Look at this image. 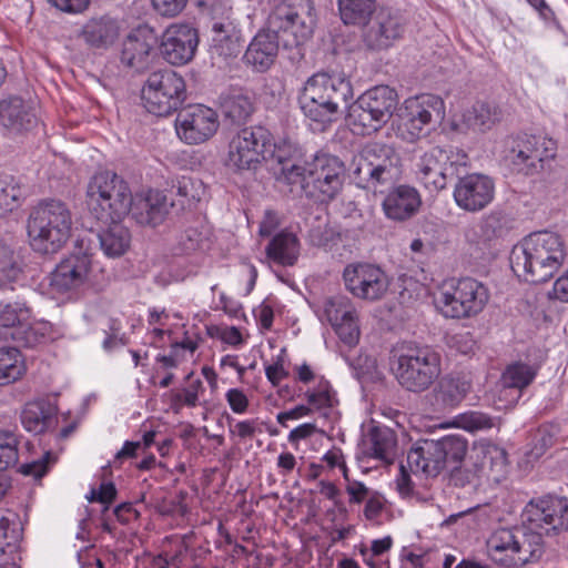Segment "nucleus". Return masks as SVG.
Here are the masks:
<instances>
[{
	"instance_id": "nucleus-1",
	"label": "nucleus",
	"mask_w": 568,
	"mask_h": 568,
	"mask_svg": "<svg viewBox=\"0 0 568 568\" xmlns=\"http://www.w3.org/2000/svg\"><path fill=\"white\" fill-rule=\"evenodd\" d=\"M530 528L514 527L495 530L487 540L491 560L504 567L524 566L544 555L542 532L548 536L568 531V499L547 496L530 500L523 514Z\"/></svg>"
},
{
	"instance_id": "nucleus-2",
	"label": "nucleus",
	"mask_w": 568,
	"mask_h": 568,
	"mask_svg": "<svg viewBox=\"0 0 568 568\" xmlns=\"http://www.w3.org/2000/svg\"><path fill=\"white\" fill-rule=\"evenodd\" d=\"M355 185L374 194L388 193L382 202L385 216L405 222L417 214L422 205L418 191L409 185H393L402 176V159L392 145L371 142L354 155L351 163Z\"/></svg>"
},
{
	"instance_id": "nucleus-3",
	"label": "nucleus",
	"mask_w": 568,
	"mask_h": 568,
	"mask_svg": "<svg viewBox=\"0 0 568 568\" xmlns=\"http://www.w3.org/2000/svg\"><path fill=\"white\" fill-rule=\"evenodd\" d=\"M277 180L288 185L298 184L303 194L316 202L328 203L343 190L346 168L336 155L317 153L303 166L292 156L278 155V169H274Z\"/></svg>"
},
{
	"instance_id": "nucleus-4",
	"label": "nucleus",
	"mask_w": 568,
	"mask_h": 568,
	"mask_svg": "<svg viewBox=\"0 0 568 568\" xmlns=\"http://www.w3.org/2000/svg\"><path fill=\"white\" fill-rule=\"evenodd\" d=\"M562 237L549 231L534 232L514 245L509 263L517 277L531 284L552 278L566 260Z\"/></svg>"
},
{
	"instance_id": "nucleus-5",
	"label": "nucleus",
	"mask_w": 568,
	"mask_h": 568,
	"mask_svg": "<svg viewBox=\"0 0 568 568\" xmlns=\"http://www.w3.org/2000/svg\"><path fill=\"white\" fill-rule=\"evenodd\" d=\"M72 212L58 199L40 201L30 212L27 231L33 251L47 255L60 251L72 231Z\"/></svg>"
},
{
	"instance_id": "nucleus-6",
	"label": "nucleus",
	"mask_w": 568,
	"mask_h": 568,
	"mask_svg": "<svg viewBox=\"0 0 568 568\" xmlns=\"http://www.w3.org/2000/svg\"><path fill=\"white\" fill-rule=\"evenodd\" d=\"M390 368L403 389L422 394L439 378L442 356L429 345L407 343L393 351Z\"/></svg>"
},
{
	"instance_id": "nucleus-7",
	"label": "nucleus",
	"mask_w": 568,
	"mask_h": 568,
	"mask_svg": "<svg viewBox=\"0 0 568 568\" xmlns=\"http://www.w3.org/2000/svg\"><path fill=\"white\" fill-rule=\"evenodd\" d=\"M353 99L349 80L341 75L316 73L303 87L298 104L305 116L316 122H331L346 110Z\"/></svg>"
},
{
	"instance_id": "nucleus-8",
	"label": "nucleus",
	"mask_w": 568,
	"mask_h": 568,
	"mask_svg": "<svg viewBox=\"0 0 568 568\" xmlns=\"http://www.w3.org/2000/svg\"><path fill=\"white\" fill-rule=\"evenodd\" d=\"M280 152L287 156V146L276 148L268 129L262 125L245 126L230 135L225 166L240 172L255 170L263 161L273 160L278 169Z\"/></svg>"
},
{
	"instance_id": "nucleus-9",
	"label": "nucleus",
	"mask_w": 568,
	"mask_h": 568,
	"mask_svg": "<svg viewBox=\"0 0 568 568\" xmlns=\"http://www.w3.org/2000/svg\"><path fill=\"white\" fill-rule=\"evenodd\" d=\"M467 440L459 435H448L438 440L423 439L407 453L409 471L436 477L445 469H457L467 453Z\"/></svg>"
},
{
	"instance_id": "nucleus-10",
	"label": "nucleus",
	"mask_w": 568,
	"mask_h": 568,
	"mask_svg": "<svg viewBox=\"0 0 568 568\" xmlns=\"http://www.w3.org/2000/svg\"><path fill=\"white\" fill-rule=\"evenodd\" d=\"M89 206L97 220L102 223L123 220L132 205L129 184L116 173H97L88 186Z\"/></svg>"
},
{
	"instance_id": "nucleus-11",
	"label": "nucleus",
	"mask_w": 568,
	"mask_h": 568,
	"mask_svg": "<svg viewBox=\"0 0 568 568\" xmlns=\"http://www.w3.org/2000/svg\"><path fill=\"white\" fill-rule=\"evenodd\" d=\"M141 99L145 110L156 116H168L180 109L186 99L184 79L171 69L149 74Z\"/></svg>"
},
{
	"instance_id": "nucleus-12",
	"label": "nucleus",
	"mask_w": 568,
	"mask_h": 568,
	"mask_svg": "<svg viewBox=\"0 0 568 568\" xmlns=\"http://www.w3.org/2000/svg\"><path fill=\"white\" fill-rule=\"evenodd\" d=\"M397 105V93L388 85H377L363 93L348 106V119L362 134L378 131L392 118Z\"/></svg>"
},
{
	"instance_id": "nucleus-13",
	"label": "nucleus",
	"mask_w": 568,
	"mask_h": 568,
	"mask_svg": "<svg viewBox=\"0 0 568 568\" xmlns=\"http://www.w3.org/2000/svg\"><path fill=\"white\" fill-rule=\"evenodd\" d=\"M557 154V143L542 135L520 134L511 139L506 160L517 173L535 175Z\"/></svg>"
},
{
	"instance_id": "nucleus-14",
	"label": "nucleus",
	"mask_w": 568,
	"mask_h": 568,
	"mask_svg": "<svg viewBox=\"0 0 568 568\" xmlns=\"http://www.w3.org/2000/svg\"><path fill=\"white\" fill-rule=\"evenodd\" d=\"M311 0H298L297 3H278L270 13L265 30L274 34L291 33L294 37L292 44L298 45L310 39L315 27ZM290 45L288 40H283Z\"/></svg>"
},
{
	"instance_id": "nucleus-15",
	"label": "nucleus",
	"mask_w": 568,
	"mask_h": 568,
	"mask_svg": "<svg viewBox=\"0 0 568 568\" xmlns=\"http://www.w3.org/2000/svg\"><path fill=\"white\" fill-rule=\"evenodd\" d=\"M342 280L345 290L353 297L371 303L383 300L390 284L388 275L381 266L367 262L347 264Z\"/></svg>"
},
{
	"instance_id": "nucleus-16",
	"label": "nucleus",
	"mask_w": 568,
	"mask_h": 568,
	"mask_svg": "<svg viewBox=\"0 0 568 568\" xmlns=\"http://www.w3.org/2000/svg\"><path fill=\"white\" fill-rule=\"evenodd\" d=\"M445 116V104L440 97L424 93L405 101L403 136L410 142L425 136L430 128Z\"/></svg>"
},
{
	"instance_id": "nucleus-17",
	"label": "nucleus",
	"mask_w": 568,
	"mask_h": 568,
	"mask_svg": "<svg viewBox=\"0 0 568 568\" xmlns=\"http://www.w3.org/2000/svg\"><path fill=\"white\" fill-rule=\"evenodd\" d=\"M159 37L149 24L132 29L121 42L119 60L121 65L132 72L146 71L154 58Z\"/></svg>"
},
{
	"instance_id": "nucleus-18",
	"label": "nucleus",
	"mask_w": 568,
	"mask_h": 568,
	"mask_svg": "<svg viewBox=\"0 0 568 568\" xmlns=\"http://www.w3.org/2000/svg\"><path fill=\"white\" fill-rule=\"evenodd\" d=\"M219 125L216 112L203 104L182 109L175 119L178 136L190 145L210 140L216 133Z\"/></svg>"
},
{
	"instance_id": "nucleus-19",
	"label": "nucleus",
	"mask_w": 568,
	"mask_h": 568,
	"mask_svg": "<svg viewBox=\"0 0 568 568\" xmlns=\"http://www.w3.org/2000/svg\"><path fill=\"white\" fill-rule=\"evenodd\" d=\"M199 45L197 30L187 23H173L162 33L160 51L172 65H184L192 61Z\"/></svg>"
},
{
	"instance_id": "nucleus-20",
	"label": "nucleus",
	"mask_w": 568,
	"mask_h": 568,
	"mask_svg": "<svg viewBox=\"0 0 568 568\" xmlns=\"http://www.w3.org/2000/svg\"><path fill=\"white\" fill-rule=\"evenodd\" d=\"M361 27L363 43L374 51L389 48L403 36L405 29L402 17L385 8L376 10Z\"/></svg>"
},
{
	"instance_id": "nucleus-21",
	"label": "nucleus",
	"mask_w": 568,
	"mask_h": 568,
	"mask_svg": "<svg viewBox=\"0 0 568 568\" xmlns=\"http://www.w3.org/2000/svg\"><path fill=\"white\" fill-rule=\"evenodd\" d=\"M494 181L484 174L473 173L459 178L455 184L456 204L467 212H479L494 200Z\"/></svg>"
},
{
	"instance_id": "nucleus-22",
	"label": "nucleus",
	"mask_w": 568,
	"mask_h": 568,
	"mask_svg": "<svg viewBox=\"0 0 568 568\" xmlns=\"http://www.w3.org/2000/svg\"><path fill=\"white\" fill-rule=\"evenodd\" d=\"M91 268V256L85 252L72 253L62 260L50 274V287L67 293L82 286Z\"/></svg>"
},
{
	"instance_id": "nucleus-23",
	"label": "nucleus",
	"mask_w": 568,
	"mask_h": 568,
	"mask_svg": "<svg viewBox=\"0 0 568 568\" xmlns=\"http://www.w3.org/2000/svg\"><path fill=\"white\" fill-rule=\"evenodd\" d=\"M0 124L10 135L31 131L38 124L32 103L17 95L2 99L0 101Z\"/></svg>"
},
{
	"instance_id": "nucleus-24",
	"label": "nucleus",
	"mask_w": 568,
	"mask_h": 568,
	"mask_svg": "<svg viewBox=\"0 0 568 568\" xmlns=\"http://www.w3.org/2000/svg\"><path fill=\"white\" fill-rule=\"evenodd\" d=\"M278 47L280 36L263 29L250 42L243 57L244 62L255 71L265 72L275 62Z\"/></svg>"
},
{
	"instance_id": "nucleus-25",
	"label": "nucleus",
	"mask_w": 568,
	"mask_h": 568,
	"mask_svg": "<svg viewBox=\"0 0 568 568\" xmlns=\"http://www.w3.org/2000/svg\"><path fill=\"white\" fill-rule=\"evenodd\" d=\"M129 213L140 225L156 226L169 213L166 196L159 191H150L145 196H136L132 200Z\"/></svg>"
},
{
	"instance_id": "nucleus-26",
	"label": "nucleus",
	"mask_w": 568,
	"mask_h": 568,
	"mask_svg": "<svg viewBox=\"0 0 568 568\" xmlns=\"http://www.w3.org/2000/svg\"><path fill=\"white\" fill-rule=\"evenodd\" d=\"M440 160H446L445 155L430 149L424 153L416 164L418 179L430 191H440L446 187L449 181H453L450 166L448 169L444 168Z\"/></svg>"
},
{
	"instance_id": "nucleus-27",
	"label": "nucleus",
	"mask_w": 568,
	"mask_h": 568,
	"mask_svg": "<svg viewBox=\"0 0 568 568\" xmlns=\"http://www.w3.org/2000/svg\"><path fill=\"white\" fill-rule=\"evenodd\" d=\"M536 371L528 364L514 363L507 366L501 376L499 398H506L507 405H514L521 396V392L531 384Z\"/></svg>"
},
{
	"instance_id": "nucleus-28",
	"label": "nucleus",
	"mask_w": 568,
	"mask_h": 568,
	"mask_svg": "<svg viewBox=\"0 0 568 568\" xmlns=\"http://www.w3.org/2000/svg\"><path fill=\"white\" fill-rule=\"evenodd\" d=\"M120 34V27L115 19L109 16L90 19L82 29L85 43L99 50L112 47Z\"/></svg>"
},
{
	"instance_id": "nucleus-29",
	"label": "nucleus",
	"mask_w": 568,
	"mask_h": 568,
	"mask_svg": "<svg viewBox=\"0 0 568 568\" xmlns=\"http://www.w3.org/2000/svg\"><path fill=\"white\" fill-rule=\"evenodd\" d=\"M20 419L27 432L43 434L57 422V409L47 399L31 400L23 406Z\"/></svg>"
},
{
	"instance_id": "nucleus-30",
	"label": "nucleus",
	"mask_w": 568,
	"mask_h": 568,
	"mask_svg": "<svg viewBox=\"0 0 568 568\" xmlns=\"http://www.w3.org/2000/svg\"><path fill=\"white\" fill-rule=\"evenodd\" d=\"M266 256L282 266H293L300 256V241L292 232L276 234L265 248Z\"/></svg>"
},
{
	"instance_id": "nucleus-31",
	"label": "nucleus",
	"mask_w": 568,
	"mask_h": 568,
	"mask_svg": "<svg viewBox=\"0 0 568 568\" xmlns=\"http://www.w3.org/2000/svg\"><path fill=\"white\" fill-rule=\"evenodd\" d=\"M121 221L122 220L109 221L105 223L108 227L98 233L100 247L106 256H121L130 246V232Z\"/></svg>"
},
{
	"instance_id": "nucleus-32",
	"label": "nucleus",
	"mask_w": 568,
	"mask_h": 568,
	"mask_svg": "<svg viewBox=\"0 0 568 568\" xmlns=\"http://www.w3.org/2000/svg\"><path fill=\"white\" fill-rule=\"evenodd\" d=\"M396 444L394 430L386 426H373L368 433L367 454L390 464L396 455Z\"/></svg>"
},
{
	"instance_id": "nucleus-33",
	"label": "nucleus",
	"mask_w": 568,
	"mask_h": 568,
	"mask_svg": "<svg viewBox=\"0 0 568 568\" xmlns=\"http://www.w3.org/2000/svg\"><path fill=\"white\" fill-rule=\"evenodd\" d=\"M471 389V381L465 375H446L438 384L436 398L444 407H456Z\"/></svg>"
},
{
	"instance_id": "nucleus-34",
	"label": "nucleus",
	"mask_w": 568,
	"mask_h": 568,
	"mask_svg": "<svg viewBox=\"0 0 568 568\" xmlns=\"http://www.w3.org/2000/svg\"><path fill=\"white\" fill-rule=\"evenodd\" d=\"M511 219L504 212L494 211L484 216L475 231L478 244H488L504 237L511 230Z\"/></svg>"
},
{
	"instance_id": "nucleus-35",
	"label": "nucleus",
	"mask_w": 568,
	"mask_h": 568,
	"mask_svg": "<svg viewBox=\"0 0 568 568\" xmlns=\"http://www.w3.org/2000/svg\"><path fill=\"white\" fill-rule=\"evenodd\" d=\"M459 298H463L467 310V316L471 317L483 311L488 301L487 288L478 281L466 277L456 284Z\"/></svg>"
},
{
	"instance_id": "nucleus-36",
	"label": "nucleus",
	"mask_w": 568,
	"mask_h": 568,
	"mask_svg": "<svg viewBox=\"0 0 568 568\" xmlns=\"http://www.w3.org/2000/svg\"><path fill=\"white\" fill-rule=\"evenodd\" d=\"M341 20L346 26L361 27L375 13L376 0H337Z\"/></svg>"
},
{
	"instance_id": "nucleus-37",
	"label": "nucleus",
	"mask_w": 568,
	"mask_h": 568,
	"mask_svg": "<svg viewBox=\"0 0 568 568\" xmlns=\"http://www.w3.org/2000/svg\"><path fill=\"white\" fill-rule=\"evenodd\" d=\"M24 358L17 346L0 348V385H8L26 374Z\"/></svg>"
},
{
	"instance_id": "nucleus-38",
	"label": "nucleus",
	"mask_w": 568,
	"mask_h": 568,
	"mask_svg": "<svg viewBox=\"0 0 568 568\" xmlns=\"http://www.w3.org/2000/svg\"><path fill=\"white\" fill-rule=\"evenodd\" d=\"M501 115L500 108L495 103L476 102L471 110L465 114V121L469 128L485 132L498 123Z\"/></svg>"
},
{
	"instance_id": "nucleus-39",
	"label": "nucleus",
	"mask_w": 568,
	"mask_h": 568,
	"mask_svg": "<svg viewBox=\"0 0 568 568\" xmlns=\"http://www.w3.org/2000/svg\"><path fill=\"white\" fill-rule=\"evenodd\" d=\"M221 108L225 121L237 125L246 123L255 110L252 99L242 93L227 95Z\"/></svg>"
},
{
	"instance_id": "nucleus-40",
	"label": "nucleus",
	"mask_w": 568,
	"mask_h": 568,
	"mask_svg": "<svg viewBox=\"0 0 568 568\" xmlns=\"http://www.w3.org/2000/svg\"><path fill=\"white\" fill-rule=\"evenodd\" d=\"M51 326L48 323L41 322L26 325L22 322L10 332V335L18 346L32 348L44 343L49 338Z\"/></svg>"
},
{
	"instance_id": "nucleus-41",
	"label": "nucleus",
	"mask_w": 568,
	"mask_h": 568,
	"mask_svg": "<svg viewBox=\"0 0 568 568\" xmlns=\"http://www.w3.org/2000/svg\"><path fill=\"white\" fill-rule=\"evenodd\" d=\"M210 12L212 34L226 32L231 28H233V31L240 30L230 0L213 2Z\"/></svg>"
},
{
	"instance_id": "nucleus-42",
	"label": "nucleus",
	"mask_w": 568,
	"mask_h": 568,
	"mask_svg": "<svg viewBox=\"0 0 568 568\" xmlns=\"http://www.w3.org/2000/svg\"><path fill=\"white\" fill-rule=\"evenodd\" d=\"M241 30L233 31V28L226 32L212 34V51L224 59L235 58L242 51Z\"/></svg>"
},
{
	"instance_id": "nucleus-43",
	"label": "nucleus",
	"mask_w": 568,
	"mask_h": 568,
	"mask_svg": "<svg viewBox=\"0 0 568 568\" xmlns=\"http://www.w3.org/2000/svg\"><path fill=\"white\" fill-rule=\"evenodd\" d=\"M22 196L20 182L11 174H0V212H11Z\"/></svg>"
},
{
	"instance_id": "nucleus-44",
	"label": "nucleus",
	"mask_w": 568,
	"mask_h": 568,
	"mask_svg": "<svg viewBox=\"0 0 568 568\" xmlns=\"http://www.w3.org/2000/svg\"><path fill=\"white\" fill-rule=\"evenodd\" d=\"M22 528L17 514L9 511L0 517V555L6 554L7 548L16 547L21 538Z\"/></svg>"
},
{
	"instance_id": "nucleus-45",
	"label": "nucleus",
	"mask_w": 568,
	"mask_h": 568,
	"mask_svg": "<svg viewBox=\"0 0 568 568\" xmlns=\"http://www.w3.org/2000/svg\"><path fill=\"white\" fill-rule=\"evenodd\" d=\"M462 301L463 298H459L458 296L457 286L454 285L450 290L443 291L436 303L445 317L466 318L468 317L467 310Z\"/></svg>"
},
{
	"instance_id": "nucleus-46",
	"label": "nucleus",
	"mask_w": 568,
	"mask_h": 568,
	"mask_svg": "<svg viewBox=\"0 0 568 568\" xmlns=\"http://www.w3.org/2000/svg\"><path fill=\"white\" fill-rule=\"evenodd\" d=\"M477 457L484 470L501 473L507 465V453L504 448L487 444L477 448Z\"/></svg>"
},
{
	"instance_id": "nucleus-47",
	"label": "nucleus",
	"mask_w": 568,
	"mask_h": 568,
	"mask_svg": "<svg viewBox=\"0 0 568 568\" xmlns=\"http://www.w3.org/2000/svg\"><path fill=\"white\" fill-rule=\"evenodd\" d=\"M324 314L331 325H337L341 321L355 315L356 308L347 296L336 295L326 301Z\"/></svg>"
},
{
	"instance_id": "nucleus-48",
	"label": "nucleus",
	"mask_w": 568,
	"mask_h": 568,
	"mask_svg": "<svg viewBox=\"0 0 568 568\" xmlns=\"http://www.w3.org/2000/svg\"><path fill=\"white\" fill-rule=\"evenodd\" d=\"M18 436L11 430H0V470L14 466L19 459Z\"/></svg>"
},
{
	"instance_id": "nucleus-49",
	"label": "nucleus",
	"mask_w": 568,
	"mask_h": 568,
	"mask_svg": "<svg viewBox=\"0 0 568 568\" xmlns=\"http://www.w3.org/2000/svg\"><path fill=\"white\" fill-rule=\"evenodd\" d=\"M432 150L439 151L445 155L446 160H440V163L443 164L444 168L448 169L450 166V170L453 172L452 180H459V178H462L460 173L465 172L469 162L467 153L458 148H454L450 145L447 148L434 146L432 148Z\"/></svg>"
},
{
	"instance_id": "nucleus-50",
	"label": "nucleus",
	"mask_w": 568,
	"mask_h": 568,
	"mask_svg": "<svg viewBox=\"0 0 568 568\" xmlns=\"http://www.w3.org/2000/svg\"><path fill=\"white\" fill-rule=\"evenodd\" d=\"M31 315L30 308L21 303H0V325L14 329Z\"/></svg>"
},
{
	"instance_id": "nucleus-51",
	"label": "nucleus",
	"mask_w": 568,
	"mask_h": 568,
	"mask_svg": "<svg viewBox=\"0 0 568 568\" xmlns=\"http://www.w3.org/2000/svg\"><path fill=\"white\" fill-rule=\"evenodd\" d=\"M306 398L311 406L316 409L333 407L335 403V394L329 383L321 379L313 390L306 392Z\"/></svg>"
},
{
	"instance_id": "nucleus-52",
	"label": "nucleus",
	"mask_w": 568,
	"mask_h": 568,
	"mask_svg": "<svg viewBox=\"0 0 568 568\" xmlns=\"http://www.w3.org/2000/svg\"><path fill=\"white\" fill-rule=\"evenodd\" d=\"M458 424L468 432L490 429L496 426L495 419L483 412H469L459 416Z\"/></svg>"
},
{
	"instance_id": "nucleus-53",
	"label": "nucleus",
	"mask_w": 568,
	"mask_h": 568,
	"mask_svg": "<svg viewBox=\"0 0 568 568\" xmlns=\"http://www.w3.org/2000/svg\"><path fill=\"white\" fill-rule=\"evenodd\" d=\"M339 339L347 346L352 347L358 343L359 327L357 324V314L352 315L337 325H332Z\"/></svg>"
},
{
	"instance_id": "nucleus-54",
	"label": "nucleus",
	"mask_w": 568,
	"mask_h": 568,
	"mask_svg": "<svg viewBox=\"0 0 568 568\" xmlns=\"http://www.w3.org/2000/svg\"><path fill=\"white\" fill-rule=\"evenodd\" d=\"M203 389L202 381L196 378L191 381L187 387L181 392L172 394V402L174 405H186L189 407H195L199 400V393Z\"/></svg>"
},
{
	"instance_id": "nucleus-55",
	"label": "nucleus",
	"mask_w": 568,
	"mask_h": 568,
	"mask_svg": "<svg viewBox=\"0 0 568 568\" xmlns=\"http://www.w3.org/2000/svg\"><path fill=\"white\" fill-rule=\"evenodd\" d=\"M173 189L176 190L179 196L190 203L200 200L202 184L190 176H182L178 180L176 185H173Z\"/></svg>"
},
{
	"instance_id": "nucleus-56",
	"label": "nucleus",
	"mask_w": 568,
	"mask_h": 568,
	"mask_svg": "<svg viewBox=\"0 0 568 568\" xmlns=\"http://www.w3.org/2000/svg\"><path fill=\"white\" fill-rule=\"evenodd\" d=\"M53 459L51 452H45L39 459L21 465L20 471L23 475L41 478L47 474L49 464L52 463Z\"/></svg>"
},
{
	"instance_id": "nucleus-57",
	"label": "nucleus",
	"mask_w": 568,
	"mask_h": 568,
	"mask_svg": "<svg viewBox=\"0 0 568 568\" xmlns=\"http://www.w3.org/2000/svg\"><path fill=\"white\" fill-rule=\"evenodd\" d=\"M343 476L347 480L346 493L349 495L351 504H361L363 503L372 491L362 483L357 480L351 481L348 479L347 468L343 464Z\"/></svg>"
},
{
	"instance_id": "nucleus-58",
	"label": "nucleus",
	"mask_w": 568,
	"mask_h": 568,
	"mask_svg": "<svg viewBox=\"0 0 568 568\" xmlns=\"http://www.w3.org/2000/svg\"><path fill=\"white\" fill-rule=\"evenodd\" d=\"M116 494L118 491L113 483H102L98 490L92 489L90 491L88 499L90 503L98 501L105 505L104 510H108L109 506L115 500Z\"/></svg>"
},
{
	"instance_id": "nucleus-59",
	"label": "nucleus",
	"mask_w": 568,
	"mask_h": 568,
	"mask_svg": "<svg viewBox=\"0 0 568 568\" xmlns=\"http://www.w3.org/2000/svg\"><path fill=\"white\" fill-rule=\"evenodd\" d=\"M151 2L160 16L174 18L183 11L187 0H151Z\"/></svg>"
},
{
	"instance_id": "nucleus-60",
	"label": "nucleus",
	"mask_w": 568,
	"mask_h": 568,
	"mask_svg": "<svg viewBox=\"0 0 568 568\" xmlns=\"http://www.w3.org/2000/svg\"><path fill=\"white\" fill-rule=\"evenodd\" d=\"M307 237L313 246L324 247L332 240V231L328 229L327 223L318 221L317 224L312 225Z\"/></svg>"
},
{
	"instance_id": "nucleus-61",
	"label": "nucleus",
	"mask_w": 568,
	"mask_h": 568,
	"mask_svg": "<svg viewBox=\"0 0 568 568\" xmlns=\"http://www.w3.org/2000/svg\"><path fill=\"white\" fill-rule=\"evenodd\" d=\"M108 328L109 331H105V338L102 342L104 351L111 352L114 348L126 344L125 337L119 336L120 324L118 321L110 320Z\"/></svg>"
},
{
	"instance_id": "nucleus-62",
	"label": "nucleus",
	"mask_w": 568,
	"mask_h": 568,
	"mask_svg": "<svg viewBox=\"0 0 568 568\" xmlns=\"http://www.w3.org/2000/svg\"><path fill=\"white\" fill-rule=\"evenodd\" d=\"M364 515L367 519L372 520L377 518L384 508V497L378 491L372 494L365 499Z\"/></svg>"
},
{
	"instance_id": "nucleus-63",
	"label": "nucleus",
	"mask_w": 568,
	"mask_h": 568,
	"mask_svg": "<svg viewBox=\"0 0 568 568\" xmlns=\"http://www.w3.org/2000/svg\"><path fill=\"white\" fill-rule=\"evenodd\" d=\"M226 400L231 409L236 414H243L248 407V399L246 395L237 388H231L226 393Z\"/></svg>"
},
{
	"instance_id": "nucleus-64",
	"label": "nucleus",
	"mask_w": 568,
	"mask_h": 568,
	"mask_svg": "<svg viewBox=\"0 0 568 568\" xmlns=\"http://www.w3.org/2000/svg\"><path fill=\"white\" fill-rule=\"evenodd\" d=\"M265 375L273 385H278L282 379L288 376L282 356H278L272 365L266 366Z\"/></svg>"
}]
</instances>
